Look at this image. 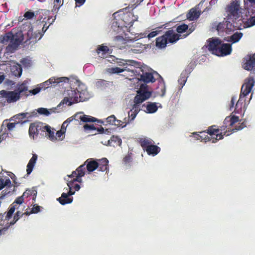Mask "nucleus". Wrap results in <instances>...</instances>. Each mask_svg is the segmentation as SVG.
I'll return each instance as SVG.
<instances>
[{
  "mask_svg": "<svg viewBox=\"0 0 255 255\" xmlns=\"http://www.w3.org/2000/svg\"><path fill=\"white\" fill-rule=\"evenodd\" d=\"M37 194V191L35 189H27L23 193L22 196L24 198H27L31 195L33 196V198L36 197V195Z\"/></svg>",
  "mask_w": 255,
  "mask_h": 255,
  "instance_id": "37",
  "label": "nucleus"
},
{
  "mask_svg": "<svg viewBox=\"0 0 255 255\" xmlns=\"http://www.w3.org/2000/svg\"><path fill=\"white\" fill-rule=\"evenodd\" d=\"M41 207L40 206L37 205L36 206H34L31 211V213L33 214H36L40 212Z\"/></svg>",
  "mask_w": 255,
  "mask_h": 255,
  "instance_id": "61",
  "label": "nucleus"
},
{
  "mask_svg": "<svg viewBox=\"0 0 255 255\" xmlns=\"http://www.w3.org/2000/svg\"><path fill=\"white\" fill-rule=\"evenodd\" d=\"M109 161L106 158H103L99 160L98 164L99 165L98 168L101 171H107L108 169Z\"/></svg>",
  "mask_w": 255,
  "mask_h": 255,
  "instance_id": "28",
  "label": "nucleus"
},
{
  "mask_svg": "<svg viewBox=\"0 0 255 255\" xmlns=\"http://www.w3.org/2000/svg\"><path fill=\"white\" fill-rule=\"evenodd\" d=\"M158 107L155 103H150L146 106V113H154L157 111Z\"/></svg>",
  "mask_w": 255,
  "mask_h": 255,
  "instance_id": "34",
  "label": "nucleus"
},
{
  "mask_svg": "<svg viewBox=\"0 0 255 255\" xmlns=\"http://www.w3.org/2000/svg\"><path fill=\"white\" fill-rule=\"evenodd\" d=\"M131 153H128V155H126L124 159L123 162L125 164H127L132 161V158L131 156Z\"/></svg>",
  "mask_w": 255,
  "mask_h": 255,
  "instance_id": "51",
  "label": "nucleus"
},
{
  "mask_svg": "<svg viewBox=\"0 0 255 255\" xmlns=\"http://www.w3.org/2000/svg\"><path fill=\"white\" fill-rule=\"evenodd\" d=\"M37 111L39 114L43 115L46 116H49L50 114L48 109L44 108H38Z\"/></svg>",
  "mask_w": 255,
  "mask_h": 255,
  "instance_id": "45",
  "label": "nucleus"
},
{
  "mask_svg": "<svg viewBox=\"0 0 255 255\" xmlns=\"http://www.w3.org/2000/svg\"><path fill=\"white\" fill-rule=\"evenodd\" d=\"M151 95V93L148 91L147 85L141 84L139 89L137 91V95L134 98V104L138 105L142 103L150 98Z\"/></svg>",
  "mask_w": 255,
  "mask_h": 255,
  "instance_id": "7",
  "label": "nucleus"
},
{
  "mask_svg": "<svg viewBox=\"0 0 255 255\" xmlns=\"http://www.w3.org/2000/svg\"><path fill=\"white\" fill-rule=\"evenodd\" d=\"M164 25L161 26H160V27H158L157 28V29H156V30L155 31H153L152 32H151L150 33H149L148 35H147V37L150 39L151 38H153L154 37H155V36H156L157 34H158L159 33H160L161 32V30H159V29L163 27V26H164Z\"/></svg>",
  "mask_w": 255,
  "mask_h": 255,
  "instance_id": "42",
  "label": "nucleus"
},
{
  "mask_svg": "<svg viewBox=\"0 0 255 255\" xmlns=\"http://www.w3.org/2000/svg\"><path fill=\"white\" fill-rule=\"evenodd\" d=\"M23 36L22 34H19V35H13L12 34V37L11 39L10 42L6 47L5 50L6 52L13 53L23 40Z\"/></svg>",
  "mask_w": 255,
  "mask_h": 255,
  "instance_id": "12",
  "label": "nucleus"
},
{
  "mask_svg": "<svg viewBox=\"0 0 255 255\" xmlns=\"http://www.w3.org/2000/svg\"><path fill=\"white\" fill-rule=\"evenodd\" d=\"M86 164L87 170L88 172H91L98 168L99 165L98 162L92 158L88 159L83 164L84 165V170H85V164Z\"/></svg>",
  "mask_w": 255,
  "mask_h": 255,
  "instance_id": "18",
  "label": "nucleus"
},
{
  "mask_svg": "<svg viewBox=\"0 0 255 255\" xmlns=\"http://www.w3.org/2000/svg\"><path fill=\"white\" fill-rule=\"evenodd\" d=\"M125 70V69L120 68L119 67H112L109 68L108 69V71L111 74H118L124 72Z\"/></svg>",
  "mask_w": 255,
  "mask_h": 255,
  "instance_id": "41",
  "label": "nucleus"
},
{
  "mask_svg": "<svg viewBox=\"0 0 255 255\" xmlns=\"http://www.w3.org/2000/svg\"><path fill=\"white\" fill-rule=\"evenodd\" d=\"M239 4L237 2H232L228 8V11L230 14L234 16H237L239 11Z\"/></svg>",
  "mask_w": 255,
  "mask_h": 255,
  "instance_id": "24",
  "label": "nucleus"
},
{
  "mask_svg": "<svg viewBox=\"0 0 255 255\" xmlns=\"http://www.w3.org/2000/svg\"><path fill=\"white\" fill-rule=\"evenodd\" d=\"M11 71L13 75L18 77L21 75L22 70L20 65L17 64L11 67Z\"/></svg>",
  "mask_w": 255,
  "mask_h": 255,
  "instance_id": "30",
  "label": "nucleus"
},
{
  "mask_svg": "<svg viewBox=\"0 0 255 255\" xmlns=\"http://www.w3.org/2000/svg\"><path fill=\"white\" fill-rule=\"evenodd\" d=\"M53 9L54 10H58L63 4V0H54Z\"/></svg>",
  "mask_w": 255,
  "mask_h": 255,
  "instance_id": "44",
  "label": "nucleus"
},
{
  "mask_svg": "<svg viewBox=\"0 0 255 255\" xmlns=\"http://www.w3.org/2000/svg\"><path fill=\"white\" fill-rule=\"evenodd\" d=\"M227 22V21H226L225 23L220 22L217 26V30L219 32L224 31L226 29L228 28V23Z\"/></svg>",
  "mask_w": 255,
  "mask_h": 255,
  "instance_id": "39",
  "label": "nucleus"
},
{
  "mask_svg": "<svg viewBox=\"0 0 255 255\" xmlns=\"http://www.w3.org/2000/svg\"><path fill=\"white\" fill-rule=\"evenodd\" d=\"M239 125H237L235 128L232 129L233 132H235L237 130H241L246 127V123L243 122L242 123H239Z\"/></svg>",
  "mask_w": 255,
  "mask_h": 255,
  "instance_id": "49",
  "label": "nucleus"
},
{
  "mask_svg": "<svg viewBox=\"0 0 255 255\" xmlns=\"http://www.w3.org/2000/svg\"><path fill=\"white\" fill-rule=\"evenodd\" d=\"M24 198L22 195L16 198L14 202L12 203V205L22 204L24 202Z\"/></svg>",
  "mask_w": 255,
  "mask_h": 255,
  "instance_id": "56",
  "label": "nucleus"
},
{
  "mask_svg": "<svg viewBox=\"0 0 255 255\" xmlns=\"http://www.w3.org/2000/svg\"><path fill=\"white\" fill-rule=\"evenodd\" d=\"M47 126L45 124L41 122H35L30 124L29 128V134L30 137H32L33 139L36 138L39 134L42 136H44L45 130Z\"/></svg>",
  "mask_w": 255,
  "mask_h": 255,
  "instance_id": "5",
  "label": "nucleus"
},
{
  "mask_svg": "<svg viewBox=\"0 0 255 255\" xmlns=\"http://www.w3.org/2000/svg\"><path fill=\"white\" fill-rule=\"evenodd\" d=\"M27 27V32L26 33V39L25 42H27L28 44L32 43H35L38 40L40 39L43 34L39 31H35L33 32V27L30 22L25 23L23 25V29H26Z\"/></svg>",
  "mask_w": 255,
  "mask_h": 255,
  "instance_id": "6",
  "label": "nucleus"
},
{
  "mask_svg": "<svg viewBox=\"0 0 255 255\" xmlns=\"http://www.w3.org/2000/svg\"><path fill=\"white\" fill-rule=\"evenodd\" d=\"M69 79L66 77L57 78L52 77L46 81L40 84L41 89H46L50 87L55 86V84L60 83L61 82H66Z\"/></svg>",
  "mask_w": 255,
  "mask_h": 255,
  "instance_id": "15",
  "label": "nucleus"
},
{
  "mask_svg": "<svg viewBox=\"0 0 255 255\" xmlns=\"http://www.w3.org/2000/svg\"><path fill=\"white\" fill-rule=\"evenodd\" d=\"M41 89V88L39 86L38 87H36V88H34L33 90L27 91V93L28 94V95H29V94H32V95H35L38 93Z\"/></svg>",
  "mask_w": 255,
  "mask_h": 255,
  "instance_id": "54",
  "label": "nucleus"
},
{
  "mask_svg": "<svg viewBox=\"0 0 255 255\" xmlns=\"http://www.w3.org/2000/svg\"><path fill=\"white\" fill-rule=\"evenodd\" d=\"M109 142L111 143L114 142L117 145L120 146L122 144V140L119 136L117 135H113L109 140Z\"/></svg>",
  "mask_w": 255,
  "mask_h": 255,
  "instance_id": "38",
  "label": "nucleus"
},
{
  "mask_svg": "<svg viewBox=\"0 0 255 255\" xmlns=\"http://www.w3.org/2000/svg\"><path fill=\"white\" fill-rule=\"evenodd\" d=\"M12 37V32H8L6 33L3 36H0V42L6 44L7 43L10 42L11 39Z\"/></svg>",
  "mask_w": 255,
  "mask_h": 255,
  "instance_id": "33",
  "label": "nucleus"
},
{
  "mask_svg": "<svg viewBox=\"0 0 255 255\" xmlns=\"http://www.w3.org/2000/svg\"><path fill=\"white\" fill-rule=\"evenodd\" d=\"M140 81L144 82L143 84H146L151 82L154 83L156 79L154 77L153 73L150 72H143L140 75V78L139 79Z\"/></svg>",
  "mask_w": 255,
  "mask_h": 255,
  "instance_id": "19",
  "label": "nucleus"
},
{
  "mask_svg": "<svg viewBox=\"0 0 255 255\" xmlns=\"http://www.w3.org/2000/svg\"><path fill=\"white\" fill-rule=\"evenodd\" d=\"M128 7L122 9L123 13L120 14L121 19L124 22L123 25L126 27L131 26L133 22L137 20L138 16L131 12H126Z\"/></svg>",
  "mask_w": 255,
  "mask_h": 255,
  "instance_id": "10",
  "label": "nucleus"
},
{
  "mask_svg": "<svg viewBox=\"0 0 255 255\" xmlns=\"http://www.w3.org/2000/svg\"><path fill=\"white\" fill-rule=\"evenodd\" d=\"M139 111V106L134 104L132 109L128 113V117L129 118L131 122L134 120Z\"/></svg>",
  "mask_w": 255,
  "mask_h": 255,
  "instance_id": "27",
  "label": "nucleus"
},
{
  "mask_svg": "<svg viewBox=\"0 0 255 255\" xmlns=\"http://www.w3.org/2000/svg\"><path fill=\"white\" fill-rule=\"evenodd\" d=\"M244 68L245 69L251 71L255 68V53L253 55H248L244 59Z\"/></svg>",
  "mask_w": 255,
  "mask_h": 255,
  "instance_id": "16",
  "label": "nucleus"
},
{
  "mask_svg": "<svg viewBox=\"0 0 255 255\" xmlns=\"http://www.w3.org/2000/svg\"><path fill=\"white\" fill-rule=\"evenodd\" d=\"M49 12V11L44 10V9H39L36 10L35 12H32L31 11H26L24 14V17L26 18L27 19H31L33 18L34 16L36 17L38 16V14H47V13Z\"/></svg>",
  "mask_w": 255,
  "mask_h": 255,
  "instance_id": "20",
  "label": "nucleus"
},
{
  "mask_svg": "<svg viewBox=\"0 0 255 255\" xmlns=\"http://www.w3.org/2000/svg\"><path fill=\"white\" fill-rule=\"evenodd\" d=\"M243 35L242 32H236L230 36V41H232L233 43L237 42L242 38Z\"/></svg>",
  "mask_w": 255,
  "mask_h": 255,
  "instance_id": "35",
  "label": "nucleus"
},
{
  "mask_svg": "<svg viewBox=\"0 0 255 255\" xmlns=\"http://www.w3.org/2000/svg\"><path fill=\"white\" fill-rule=\"evenodd\" d=\"M47 128L45 130L44 136L47 137L51 141L56 140L57 139L56 136L54 135V129H51L50 126L47 125Z\"/></svg>",
  "mask_w": 255,
  "mask_h": 255,
  "instance_id": "26",
  "label": "nucleus"
},
{
  "mask_svg": "<svg viewBox=\"0 0 255 255\" xmlns=\"http://www.w3.org/2000/svg\"><path fill=\"white\" fill-rule=\"evenodd\" d=\"M109 49L107 46H101L97 49V53L99 56L103 58L104 55L108 52Z\"/></svg>",
  "mask_w": 255,
  "mask_h": 255,
  "instance_id": "31",
  "label": "nucleus"
},
{
  "mask_svg": "<svg viewBox=\"0 0 255 255\" xmlns=\"http://www.w3.org/2000/svg\"><path fill=\"white\" fill-rule=\"evenodd\" d=\"M5 187L0 194V200L3 199L5 196L11 193L15 190V186L11 183L10 180L8 178H0V190Z\"/></svg>",
  "mask_w": 255,
  "mask_h": 255,
  "instance_id": "8",
  "label": "nucleus"
},
{
  "mask_svg": "<svg viewBox=\"0 0 255 255\" xmlns=\"http://www.w3.org/2000/svg\"><path fill=\"white\" fill-rule=\"evenodd\" d=\"M20 63L25 67H28L31 66V60L27 58H23L20 60Z\"/></svg>",
  "mask_w": 255,
  "mask_h": 255,
  "instance_id": "47",
  "label": "nucleus"
},
{
  "mask_svg": "<svg viewBox=\"0 0 255 255\" xmlns=\"http://www.w3.org/2000/svg\"><path fill=\"white\" fill-rule=\"evenodd\" d=\"M188 29V25L186 24H182L179 25L177 26L176 31L178 33V34H180L181 33H183L185 32Z\"/></svg>",
  "mask_w": 255,
  "mask_h": 255,
  "instance_id": "36",
  "label": "nucleus"
},
{
  "mask_svg": "<svg viewBox=\"0 0 255 255\" xmlns=\"http://www.w3.org/2000/svg\"><path fill=\"white\" fill-rule=\"evenodd\" d=\"M84 129L85 131L91 130H96V128L94 126V125H89L88 124H85L83 126Z\"/></svg>",
  "mask_w": 255,
  "mask_h": 255,
  "instance_id": "57",
  "label": "nucleus"
},
{
  "mask_svg": "<svg viewBox=\"0 0 255 255\" xmlns=\"http://www.w3.org/2000/svg\"><path fill=\"white\" fill-rule=\"evenodd\" d=\"M114 126H116L118 127H121L122 128H123V126H124V124L122 121L117 120L116 119V120H115V124H114Z\"/></svg>",
  "mask_w": 255,
  "mask_h": 255,
  "instance_id": "63",
  "label": "nucleus"
},
{
  "mask_svg": "<svg viewBox=\"0 0 255 255\" xmlns=\"http://www.w3.org/2000/svg\"><path fill=\"white\" fill-rule=\"evenodd\" d=\"M37 159V155L36 154H33L32 157L29 160L27 165L26 172L27 174H30L32 172L33 167L35 164Z\"/></svg>",
  "mask_w": 255,
  "mask_h": 255,
  "instance_id": "23",
  "label": "nucleus"
},
{
  "mask_svg": "<svg viewBox=\"0 0 255 255\" xmlns=\"http://www.w3.org/2000/svg\"><path fill=\"white\" fill-rule=\"evenodd\" d=\"M160 151V148L153 143L147 148L146 149V152L148 155L155 156L157 155Z\"/></svg>",
  "mask_w": 255,
  "mask_h": 255,
  "instance_id": "25",
  "label": "nucleus"
},
{
  "mask_svg": "<svg viewBox=\"0 0 255 255\" xmlns=\"http://www.w3.org/2000/svg\"><path fill=\"white\" fill-rule=\"evenodd\" d=\"M36 115H37V113L34 112L32 113V115H30V114H29L28 113H22L20 114V115L21 116H22L23 118H28L29 117L36 116Z\"/></svg>",
  "mask_w": 255,
  "mask_h": 255,
  "instance_id": "59",
  "label": "nucleus"
},
{
  "mask_svg": "<svg viewBox=\"0 0 255 255\" xmlns=\"http://www.w3.org/2000/svg\"><path fill=\"white\" fill-rule=\"evenodd\" d=\"M76 90L78 93V100H79V102L87 101L90 98V95L84 84L78 83Z\"/></svg>",
  "mask_w": 255,
  "mask_h": 255,
  "instance_id": "13",
  "label": "nucleus"
},
{
  "mask_svg": "<svg viewBox=\"0 0 255 255\" xmlns=\"http://www.w3.org/2000/svg\"><path fill=\"white\" fill-rule=\"evenodd\" d=\"M65 97L59 105L66 104L68 106H71L73 104L79 102L78 100V93L76 88L67 90L64 93Z\"/></svg>",
  "mask_w": 255,
  "mask_h": 255,
  "instance_id": "9",
  "label": "nucleus"
},
{
  "mask_svg": "<svg viewBox=\"0 0 255 255\" xmlns=\"http://www.w3.org/2000/svg\"><path fill=\"white\" fill-rule=\"evenodd\" d=\"M139 142L143 150L146 151V149L152 144V140L146 138H141Z\"/></svg>",
  "mask_w": 255,
  "mask_h": 255,
  "instance_id": "29",
  "label": "nucleus"
},
{
  "mask_svg": "<svg viewBox=\"0 0 255 255\" xmlns=\"http://www.w3.org/2000/svg\"><path fill=\"white\" fill-rule=\"evenodd\" d=\"M57 200L61 205L70 204L73 201V197H69L66 193H63L61 196L57 199Z\"/></svg>",
  "mask_w": 255,
  "mask_h": 255,
  "instance_id": "22",
  "label": "nucleus"
},
{
  "mask_svg": "<svg viewBox=\"0 0 255 255\" xmlns=\"http://www.w3.org/2000/svg\"><path fill=\"white\" fill-rule=\"evenodd\" d=\"M208 42V50L217 56H225L230 54L232 51L231 44L222 43L221 40L219 38L209 39Z\"/></svg>",
  "mask_w": 255,
  "mask_h": 255,
  "instance_id": "1",
  "label": "nucleus"
},
{
  "mask_svg": "<svg viewBox=\"0 0 255 255\" xmlns=\"http://www.w3.org/2000/svg\"><path fill=\"white\" fill-rule=\"evenodd\" d=\"M16 123H6V127L9 131L12 130L15 127Z\"/></svg>",
  "mask_w": 255,
  "mask_h": 255,
  "instance_id": "60",
  "label": "nucleus"
},
{
  "mask_svg": "<svg viewBox=\"0 0 255 255\" xmlns=\"http://www.w3.org/2000/svg\"><path fill=\"white\" fill-rule=\"evenodd\" d=\"M230 127H232L235 123L239 121V117L236 116H230Z\"/></svg>",
  "mask_w": 255,
  "mask_h": 255,
  "instance_id": "53",
  "label": "nucleus"
},
{
  "mask_svg": "<svg viewBox=\"0 0 255 255\" xmlns=\"http://www.w3.org/2000/svg\"><path fill=\"white\" fill-rule=\"evenodd\" d=\"M205 133H206V131H203L202 132H200L201 135H203V138H202L201 139V140H204L205 142H207V141L209 140H212V138H210L209 136L205 134Z\"/></svg>",
  "mask_w": 255,
  "mask_h": 255,
  "instance_id": "55",
  "label": "nucleus"
},
{
  "mask_svg": "<svg viewBox=\"0 0 255 255\" xmlns=\"http://www.w3.org/2000/svg\"><path fill=\"white\" fill-rule=\"evenodd\" d=\"M84 165H81L79 166L75 171H73L70 175H69V177H75L67 183L69 190L66 194L69 197L74 195L75 193V191H72L74 182H78L81 183L82 180L81 177L84 176Z\"/></svg>",
  "mask_w": 255,
  "mask_h": 255,
  "instance_id": "4",
  "label": "nucleus"
},
{
  "mask_svg": "<svg viewBox=\"0 0 255 255\" xmlns=\"http://www.w3.org/2000/svg\"><path fill=\"white\" fill-rule=\"evenodd\" d=\"M17 208L18 207H16V205L11 204L8 211L7 213L6 218L9 219L11 218L15 209Z\"/></svg>",
  "mask_w": 255,
  "mask_h": 255,
  "instance_id": "43",
  "label": "nucleus"
},
{
  "mask_svg": "<svg viewBox=\"0 0 255 255\" xmlns=\"http://www.w3.org/2000/svg\"><path fill=\"white\" fill-rule=\"evenodd\" d=\"M181 35L176 33L172 29L165 31L163 35L156 39V46L159 48H164L167 43L174 44L181 38Z\"/></svg>",
  "mask_w": 255,
  "mask_h": 255,
  "instance_id": "3",
  "label": "nucleus"
},
{
  "mask_svg": "<svg viewBox=\"0 0 255 255\" xmlns=\"http://www.w3.org/2000/svg\"><path fill=\"white\" fill-rule=\"evenodd\" d=\"M230 124H231L230 116L227 117L224 121V124L225 125V128H226L228 126L230 127Z\"/></svg>",
  "mask_w": 255,
  "mask_h": 255,
  "instance_id": "62",
  "label": "nucleus"
},
{
  "mask_svg": "<svg viewBox=\"0 0 255 255\" xmlns=\"http://www.w3.org/2000/svg\"><path fill=\"white\" fill-rule=\"evenodd\" d=\"M201 14L200 11L197 10L196 8H191L187 14V18L190 20H194L198 19Z\"/></svg>",
  "mask_w": 255,
  "mask_h": 255,
  "instance_id": "21",
  "label": "nucleus"
},
{
  "mask_svg": "<svg viewBox=\"0 0 255 255\" xmlns=\"http://www.w3.org/2000/svg\"><path fill=\"white\" fill-rule=\"evenodd\" d=\"M115 41L117 42H121L123 44H126V40L122 36H117L115 37Z\"/></svg>",
  "mask_w": 255,
  "mask_h": 255,
  "instance_id": "58",
  "label": "nucleus"
},
{
  "mask_svg": "<svg viewBox=\"0 0 255 255\" xmlns=\"http://www.w3.org/2000/svg\"><path fill=\"white\" fill-rule=\"evenodd\" d=\"M216 126L215 125L212 126L211 127H209L208 128V129L206 130V133H208L210 135H216V137H212V143H215L219 139H223L224 135L227 136L230 135V131H229L228 132L227 130L226 131H224V132H221L220 133H219V132L220 131V129L216 128ZM223 127H221V128L220 129L221 131L223 130ZM225 128L223 129V130Z\"/></svg>",
  "mask_w": 255,
  "mask_h": 255,
  "instance_id": "11",
  "label": "nucleus"
},
{
  "mask_svg": "<svg viewBox=\"0 0 255 255\" xmlns=\"http://www.w3.org/2000/svg\"><path fill=\"white\" fill-rule=\"evenodd\" d=\"M73 117L75 118L74 120L78 121L79 120H80L81 121L84 123L95 122L98 121L97 119L94 117L83 115L82 113H77L73 116Z\"/></svg>",
  "mask_w": 255,
  "mask_h": 255,
  "instance_id": "17",
  "label": "nucleus"
},
{
  "mask_svg": "<svg viewBox=\"0 0 255 255\" xmlns=\"http://www.w3.org/2000/svg\"><path fill=\"white\" fill-rule=\"evenodd\" d=\"M27 91L28 87L26 84L23 83L18 85L14 91L2 90L0 91V95L6 100L7 103H11L19 100L22 96H28Z\"/></svg>",
  "mask_w": 255,
  "mask_h": 255,
  "instance_id": "2",
  "label": "nucleus"
},
{
  "mask_svg": "<svg viewBox=\"0 0 255 255\" xmlns=\"http://www.w3.org/2000/svg\"><path fill=\"white\" fill-rule=\"evenodd\" d=\"M74 117H73V116L68 118L64 123L62 124L61 130L64 131V132L66 131V128L68 126V124L71 122H72L73 120H74Z\"/></svg>",
  "mask_w": 255,
  "mask_h": 255,
  "instance_id": "40",
  "label": "nucleus"
},
{
  "mask_svg": "<svg viewBox=\"0 0 255 255\" xmlns=\"http://www.w3.org/2000/svg\"><path fill=\"white\" fill-rule=\"evenodd\" d=\"M130 122H131V121L130 120L129 118H128V117L125 118L124 119V121H123V124H124V126H123V128L127 126V125L129 124Z\"/></svg>",
  "mask_w": 255,
  "mask_h": 255,
  "instance_id": "64",
  "label": "nucleus"
},
{
  "mask_svg": "<svg viewBox=\"0 0 255 255\" xmlns=\"http://www.w3.org/2000/svg\"><path fill=\"white\" fill-rule=\"evenodd\" d=\"M255 80L253 77H249L245 80V83L242 85L240 95L245 97L252 91L254 86Z\"/></svg>",
  "mask_w": 255,
  "mask_h": 255,
  "instance_id": "14",
  "label": "nucleus"
},
{
  "mask_svg": "<svg viewBox=\"0 0 255 255\" xmlns=\"http://www.w3.org/2000/svg\"><path fill=\"white\" fill-rule=\"evenodd\" d=\"M243 96L240 95V98L235 106V112L237 113H239L241 112L242 109V105L245 102Z\"/></svg>",
  "mask_w": 255,
  "mask_h": 255,
  "instance_id": "32",
  "label": "nucleus"
},
{
  "mask_svg": "<svg viewBox=\"0 0 255 255\" xmlns=\"http://www.w3.org/2000/svg\"><path fill=\"white\" fill-rule=\"evenodd\" d=\"M116 120V117L113 115L109 117H108L106 119L107 122L112 125H114L115 124V120Z\"/></svg>",
  "mask_w": 255,
  "mask_h": 255,
  "instance_id": "50",
  "label": "nucleus"
},
{
  "mask_svg": "<svg viewBox=\"0 0 255 255\" xmlns=\"http://www.w3.org/2000/svg\"><path fill=\"white\" fill-rule=\"evenodd\" d=\"M24 214H22V213L19 211H17L14 216L13 222L11 223V224H14L20 218L22 217Z\"/></svg>",
  "mask_w": 255,
  "mask_h": 255,
  "instance_id": "48",
  "label": "nucleus"
},
{
  "mask_svg": "<svg viewBox=\"0 0 255 255\" xmlns=\"http://www.w3.org/2000/svg\"><path fill=\"white\" fill-rule=\"evenodd\" d=\"M190 137L191 138L190 140L194 141L196 140H200L202 138H203V135H200L197 134L196 132H194L192 134V135H190Z\"/></svg>",
  "mask_w": 255,
  "mask_h": 255,
  "instance_id": "46",
  "label": "nucleus"
},
{
  "mask_svg": "<svg viewBox=\"0 0 255 255\" xmlns=\"http://www.w3.org/2000/svg\"><path fill=\"white\" fill-rule=\"evenodd\" d=\"M186 79L187 78L185 76V74H183V73H182L181 74L180 78L178 79V83H179V84L181 85L182 86H183L186 82Z\"/></svg>",
  "mask_w": 255,
  "mask_h": 255,
  "instance_id": "52",
  "label": "nucleus"
}]
</instances>
